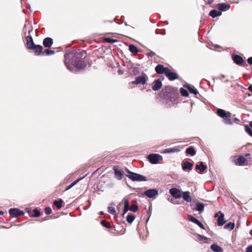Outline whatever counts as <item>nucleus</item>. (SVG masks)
Masks as SVG:
<instances>
[{
	"label": "nucleus",
	"instance_id": "1",
	"mask_svg": "<svg viewBox=\"0 0 252 252\" xmlns=\"http://www.w3.org/2000/svg\"><path fill=\"white\" fill-rule=\"evenodd\" d=\"M86 53L84 51H71L64 54V63L67 68L72 72H77L84 69L87 63L85 62Z\"/></svg>",
	"mask_w": 252,
	"mask_h": 252
},
{
	"label": "nucleus",
	"instance_id": "2",
	"mask_svg": "<svg viewBox=\"0 0 252 252\" xmlns=\"http://www.w3.org/2000/svg\"><path fill=\"white\" fill-rule=\"evenodd\" d=\"M32 32V29L29 30L28 35H27V32H25V45L26 48L29 50H32L35 55H39L42 52L43 47L41 45H36L34 43L32 38L30 34L31 32Z\"/></svg>",
	"mask_w": 252,
	"mask_h": 252
},
{
	"label": "nucleus",
	"instance_id": "3",
	"mask_svg": "<svg viewBox=\"0 0 252 252\" xmlns=\"http://www.w3.org/2000/svg\"><path fill=\"white\" fill-rule=\"evenodd\" d=\"M126 171L129 173L128 175H126V177L133 181H146L147 180L146 177L144 176L131 172L127 169H126Z\"/></svg>",
	"mask_w": 252,
	"mask_h": 252
},
{
	"label": "nucleus",
	"instance_id": "4",
	"mask_svg": "<svg viewBox=\"0 0 252 252\" xmlns=\"http://www.w3.org/2000/svg\"><path fill=\"white\" fill-rule=\"evenodd\" d=\"M148 159L152 164H157L158 161L162 159V157L159 155L151 154L148 155Z\"/></svg>",
	"mask_w": 252,
	"mask_h": 252
},
{
	"label": "nucleus",
	"instance_id": "5",
	"mask_svg": "<svg viewBox=\"0 0 252 252\" xmlns=\"http://www.w3.org/2000/svg\"><path fill=\"white\" fill-rule=\"evenodd\" d=\"M148 76L147 75L143 73L142 75L136 77L135 78V80L134 81H133L132 83L134 84L138 85V84H142L144 85L147 80H148Z\"/></svg>",
	"mask_w": 252,
	"mask_h": 252
},
{
	"label": "nucleus",
	"instance_id": "6",
	"mask_svg": "<svg viewBox=\"0 0 252 252\" xmlns=\"http://www.w3.org/2000/svg\"><path fill=\"white\" fill-rule=\"evenodd\" d=\"M190 207L192 209L202 212L204 210V205L203 203L199 202H193L190 204Z\"/></svg>",
	"mask_w": 252,
	"mask_h": 252
},
{
	"label": "nucleus",
	"instance_id": "7",
	"mask_svg": "<svg viewBox=\"0 0 252 252\" xmlns=\"http://www.w3.org/2000/svg\"><path fill=\"white\" fill-rule=\"evenodd\" d=\"M9 213L12 218L21 216L24 215L23 211H20L16 208H11L9 211Z\"/></svg>",
	"mask_w": 252,
	"mask_h": 252
},
{
	"label": "nucleus",
	"instance_id": "8",
	"mask_svg": "<svg viewBox=\"0 0 252 252\" xmlns=\"http://www.w3.org/2000/svg\"><path fill=\"white\" fill-rule=\"evenodd\" d=\"M224 216V214L220 211L215 214V217H218L217 221L219 226H222L225 223Z\"/></svg>",
	"mask_w": 252,
	"mask_h": 252
},
{
	"label": "nucleus",
	"instance_id": "9",
	"mask_svg": "<svg viewBox=\"0 0 252 252\" xmlns=\"http://www.w3.org/2000/svg\"><path fill=\"white\" fill-rule=\"evenodd\" d=\"M166 70V71L165 72V75L169 80L172 81L178 78V76L176 73L172 72L168 68Z\"/></svg>",
	"mask_w": 252,
	"mask_h": 252
},
{
	"label": "nucleus",
	"instance_id": "10",
	"mask_svg": "<svg viewBox=\"0 0 252 252\" xmlns=\"http://www.w3.org/2000/svg\"><path fill=\"white\" fill-rule=\"evenodd\" d=\"M144 194L149 198L155 197L158 195V190L156 189H150L144 192Z\"/></svg>",
	"mask_w": 252,
	"mask_h": 252
},
{
	"label": "nucleus",
	"instance_id": "11",
	"mask_svg": "<svg viewBox=\"0 0 252 252\" xmlns=\"http://www.w3.org/2000/svg\"><path fill=\"white\" fill-rule=\"evenodd\" d=\"M171 195L175 198H180L181 196V191L177 188H173L169 190Z\"/></svg>",
	"mask_w": 252,
	"mask_h": 252
},
{
	"label": "nucleus",
	"instance_id": "12",
	"mask_svg": "<svg viewBox=\"0 0 252 252\" xmlns=\"http://www.w3.org/2000/svg\"><path fill=\"white\" fill-rule=\"evenodd\" d=\"M217 113L218 116L223 118V119L225 118H229L231 116V114L230 112H226L225 110L221 109H218Z\"/></svg>",
	"mask_w": 252,
	"mask_h": 252
},
{
	"label": "nucleus",
	"instance_id": "13",
	"mask_svg": "<svg viewBox=\"0 0 252 252\" xmlns=\"http://www.w3.org/2000/svg\"><path fill=\"white\" fill-rule=\"evenodd\" d=\"M230 8V5L226 3H220L217 5V8L220 11H226Z\"/></svg>",
	"mask_w": 252,
	"mask_h": 252
},
{
	"label": "nucleus",
	"instance_id": "14",
	"mask_svg": "<svg viewBox=\"0 0 252 252\" xmlns=\"http://www.w3.org/2000/svg\"><path fill=\"white\" fill-rule=\"evenodd\" d=\"M162 87V83L160 79H158L155 80L153 82V85L152 86L153 90L157 91L159 90Z\"/></svg>",
	"mask_w": 252,
	"mask_h": 252
},
{
	"label": "nucleus",
	"instance_id": "15",
	"mask_svg": "<svg viewBox=\"0 0 252 252\" xmlns=\"http://www.w3.org/2000/svg\"><path fill=\"white\" fill-rule=\"evenodd\" d=\"M166 69H168V67H164L162 65L158 64L156 66L155 70L158 74H165Z\"/></svg>",
	"mask_w": 252,
	"mask_h": 252
},
{
	"label": "nucleus",
	"instance_id": "16",
	"mask_svg": "<svg viewBox=\"0 0 252 252\" xmlns=\"http://www.w3.org/2000/svg\"><path fill=\"white\" fill-rule=\"evenodd\" d=\"M189 220L190 221L196 224L201 228L203 229H205L203 224L200 221H199L197 219H196L195 218L193 217V216H192L191 215H189Z\"/></svg>",
	"mask_w": 252,
	"mask_h": 252
},
{
	"label": "nucleus",
	"instance_id": "17",
	"mask_svg": "<svg viewBox=\"0 0 252 252\" xmlns=\"http://www.w3.org/2000/svg\"><path fill=\"white\" fill-rule=\"evenodd\" d=\"M232 58L233 62L238 65H241L244 62L243 59L239 55H233Z\"/></svg>",
	"mask_w": 252,
	"mask_h": 252
},
{
	"label": "nucleus",
	"instance_id": "18",
	"mask_svg": "<svg viewBox=\"0 0 252 252\" xmlns=\"http://www.w3.org/2000/svg\"><path fill=\"white\" fill-rule=\"evenodd\" d=\"M193 165V163L188 161H184L182 164V168L185 171L186 170H191L192 168Z\"/></svg>",
	"mask_w": 252,
	"mask_h": 252
},
{
	"label": "nucleus",
	"instance_id": "19",
	"mask_svg": "<svg viewBox=\"0 0 252 252\" xmlns=\"http://www.w3.org/2000/svg\"><path fill=\"white\" fill-rule=\"evenodd\" d=\"M113 170L115 172L116 178L118 180H121L123 176V173L122 171L115 166L113 167Z\"/></svg>",
	"mask_w": 252,
	"mask_h": 252
},
{
	"label": "nucleus",
	"instance_id": "20",
	"mask_svg": "<svg viewBox=\"0 0 252 252\" xmlns=\"http://www.w3.org/2000/svg\"><path fill=\"white\" fill-rule=\"evenodd\" d=\"M195 168L196 170H199L200 172H203L207 169V166L200 161L196 165Z\"/></svg>",
	"mask_w": 252,
	"mask_h": 252
},
{
	"label": "nucleus",
	"instance_id": "21",
	"mask_svg": "<svg viewBox=\"0 0 252 252\" xmlns=\"http://www.w3.org/2000/svg\"><path fill=\"white\" fill-rule=\"evenodd\" d=\"M182 196L183 198L187 202H190L191 201V197L189 195V192L188 191L183 192Z\"/></svg>",
	"mask_w": 252,
	"mask_h": 252
},
{
	"label": "nucleus",
	"instance_id": "22",
	"mask_svg": "<svg viewBox=\"0 0 252 252\" xmlns=\"http://www.w3.org/2000/svg\"><path fill=\"white\" fill-rule=\"evenodd\" d=\"M184 87L187 88L191 94L196 95L198 93V91L194 87H191L189 84H186Z\"/></svg>",
	"mask_w": 252,
	"mask_h": 252
},
{
	"label": "nucleus",
	"instance_id": "23",
	"mask_svg": "<svg viewBox=\"0 0 252 252\" xmlns=\"http://www.w3.org/2000/svg\"><path fill=\"white\" fill-rule=\"evenodd\" d=\"M221 14V12L218 11L217 10L215 9L212 10L209 14V16H210L212 18H215L217 16H220Z\"/></svg>",
	"mask_w": 252,
	"mask_h": 252
},
{
	"label": "nucleus",
	"instance_id": "24",
	"mask_svg": "<svg viewBox=\"0 0 252 252\" xmlns=\"http://www.w3.org/2000/svg\"><path fill=\"white\" fill-rule=\"evenodd\" d=\"M197 240L199 242L201 243H208L209 241H210V239L208 238L205 236L198 235L197 236Z\"/></svg>",
	"mask_w": 252,
	"mask_h": 252
},
{
	"label": "nucleus",
	"instance_id": "25",
	"mask_svg": "<svg viewBox=\"0 0 252 252\" xmlns=\"http://www.w3.org/2000/svg\"><path fill=\"white\" fill-rule=\"evenodd\" d=\"M211 249L215 252H221L222 251V248L217 244H213L211 246Z\"/></svg>",
	"mask_w": 252,
	"mask_h": 252
},
{
	"label": "nucleus",
	"instance_id": "26",
	"mask_svg": "<svg viewBox=\"0 0 252 252\" xmlns=\"http://www.w3.org/2000/svg\"><path fill=\"white\" fill-rule=\"evenodd\" d=\"M186 153L189 155L193 156L195 155L196 152L194 149L190 146L186 149Z\"/></svg>",
	"mask_w": 252,
	"mask_h": 252
},
{
	"label": "nucleus",
	"instance_id": "27",
	"mask_svg": "<svg viewBox=\"0 0 252 252\" xmlns=\"http://www.w3.org/2000/svg\"><path fill=\"white\" fill-rule=\"evenodd\" d=\"M180 150L178 149L177 148H169L164 150L162 153V154H168V153H175L178 152Z\"/></svg>",
	"mask_w": 252,
	"mask_h": 252
},
{
	"label": "nucleus",
	"instance_id": "28",
	"mask_svg": "<svg viewBox=\"0 0 252 252\" xmlns=\"http://www.w3.org/2000/svg\"><path fill=\"white\" fill-rule=\"evenodd\" d=\"M129 50L132 53L136 54L138 52L137 47L134 45H130L129 46Z\"/></svg>",
	"mask_w": 252,
	"mask_h": 252
},
{
	"label": "nucleus",
	"instance_id": "29",
	"mask_svg": "<svg viewBox=\"0 0 252 252\" xmlns=\"http://www.w3.org/2000/svg\"><path fill=\"white\" fill-rule=\"evenodd\" d=\"M63 201L62 199H60L58 200H55L54 202V204L58 209H60L62 207V203Z\"/></svg>",
	"mask_w": 252,
	"mask_h": 252
},
{
	"label": "nucleus",
	"instance_id": "30",
	"mask_svg": "<svg viewBox=\"0 0 252 252\" xmlns=\"http://www.w3.org/2000/svg\"><path fill=\"white\" fill-rule=\"evenodd\" d=\"M235 224L234 222H228L224 226V228L226 229H228L229 230H232L234 227Z\"/></svg>",
	"mask_w": 252,
	"mask_h": 252
},
{
	"label": "nucleus",
	"instance_id": "31",
	"mask_svg": "<svg viewBox=\"0 0 252 252\" xmlns=\"http://www.w3.org/2000/svg\"><path fill=\"white\" fill-rule=\"evenodd\" d=\"M135 219V217L132 214H128L126 217V221L128 223H132Z\"/></svg>",
	"mask_w": 252,
	"mask_h": 252
},
{
	"label": "nucleus",
	"instance_id": "32",
	"mask_svg": "<svg viewBox=\"0 0 252 252\" xmlns=\"http://www.w3.org/2000/svg\"><path fill=\"white\" fill-rule=\"evenodd\" d=\"M246 160V158L243 156H240L237 159L238 162L241 164H244Z\"/></svg>",
	"mask_w": 252,
	"mask_h": 252
},
{
	"label": "nucleus",
	"instance_id": "33",
	"mask_svg": "<svg viewBox=\"0 0 252 252\" xmlns=\"http://www.w3.org/2000/svg\"><path fill=\"white\" fill-rule=\"evenodd\" d=\"M180 92L181 94L184 96L188 97L189 95L188 91L183 88H180Z\"/></svg>",
	"mask_w": 252,
	"mask_h": 252
},
{
	"label": "nucleus",
	"instance_id": "34",
	"mask_svg": "<svg viewBox=\"0 0 252 252\" xmlns=\"http://www.w3.org/2000/svg\"><path fill=\"white\" fill-rule=\"evenodd\" d=\"M82 179V178H79V179L75 180L73 182H72L69 186H68L67 187V188L66 189V190H67L70 189L71 188H72L74 186H75L79 181H80Z\"/></svg>",
	"mask_w": 252,
	"mask_h": 252
},
{
	"label": "nucleus",
	"instance_id": "35",
	"mask_svg": "<svg viewBox=\"0 0 252 252\" xmlns=\"http://www.w3.org/2000/svg\"><path fill=\"white\" fill-rule=\"evenodd\" d=\"M108 212L113 215H116V211L115 210V208L112 206H109L108 207Z\"/></svg>",
	"mask_w": 252,
	"mask_h": 252
},
{
	"label": "nucleus",
	"instance_id": "36",
	"mask_svg": "<svg viewBox=\"0 0 252 252\" xmlns=\"http://www.w3.org/2000/svg\"><path fill=\"white\" fill-rule=\"evenodd\" d=\"M138 206L136 204H132L131 206L130 209H129L130 211H132L133 212H137L138 211Z\"/></svg>",
	"mask_w": 252,
	"mask_h": 252
},
{
	"label": "nucleus",
	"instance_id": "37",
	"mask_svg": "<svg viewBox=\"0 0 252 252\" xmlns=\"http://www.w3.org/2000/svg\"><path fill=\"white\" fill-rule=\"evenodd\" d=\"M245 130L249 135L252 137V130L249 126L247 125L245 126Z\"/></svg>",
	"mask_w": 252,
	"mask_h": 252
},
{
	"label": "nucleus",
	"instance_id": "38",
	"mask_svg": "<svg viewBox=\"0 0 252 252\" xmlns=\"http://www.w3.org/2000/svg\"><path fill=\"white\" fill-rule=\"evenodd\" d=\"M40 215V212L36 209H34L32 214V216L34 217H38Z\"/></svg>",
	"mask_w": 252,
	"mask_h": 252
},
{
	"label": "nucleus",
	"instance_id": "39",
	"mask_svg": "<svg viewBox=\"0 0 252 252\" xmlns=\"http://www.w3.org/2000/svg\"><path fill=\"white\" fill-rule=\"evenodd\" d=\"M101 224L105 227L107 228H110L111 227L110 224L107 222H106L105 220H102L101 221Z\"/></svg>",
	"mask_w": 252,
	"mask_h": 252
},
{
	"label": "nucleus",
	"instance_id": "40",
	"mask_svg": "<svg viewBox=\"0 0 252 252\" xmlns=\"http://www.w3.org/2000/svg\"><path fill=\"white\" fill-rule=\"evenodd\" d=\"M105 41L109 43H113L117 41L116 39H114L111 38H105Z\"/></svg>",
	"mask_w": 252,
	"mask_h": 252
},
{
	"label": "nucleus",
	"instance_id": "41",
	"mask_svg": "<svg viewBox=\"0 0 252 252\" xmlns=\"http://www.w3.org/2000/svg\"><path fill=\"white\" fill-rule=\"evenodd\" d=\"M224 123L226 125H232L233 124L232 121L231 119L226 118V119H224Z\"/></svg>",
	"mask_w": 252,
	"mask_h": 252
},
{
	"label": "nucleus",
	"instance_id": "42",
	"mask_svg": "<svg viewBox=\"0 0 252 252\" xmlns=\"http://www.w3.org/2000/svg\"><path fill=\"white\" fill-rule=\"evenodd\" d=\"M124 207H129V200L126 198L124 199Z\"/></svg>",
	"mask_w": 252,
	"mask_h": 252
},
{
	"label": "nucleus",
	"instance_id": "43",
	"mask_svg": "<svg viewBox=\"0 0 252 252\" xmlns=\"http://www.w3.org/2000/svg\"><path fill=\"white\" fill-rule=\"evenodd\" d=\"M53 43V39L50 37H48V48L52 46Z\"/></svg>",
	"mask_w": 252,
	"mask_h": 252
},
{
	"label": "nucleus",
	"instance_id": "44",
	"mask_svg": "<svg viewBox=\"0 0 252 252\" xmlns=\"http://www.w3.org/2000/svg\"><path fill=\"white\" fill-rule=\"evenodd\" d=\"M155 55H156V53L152 51L147 54V56L148 57H152L155 56Z\"/></svg>",
	"mask_w": 252,
	"mask_h": 252
},
{
	"label": "nucleus",
	"instance_id": "45",
	"mask_svg": "<svg viewBox=\"0 0 252 252\" xmlns=\"http://www.w3.org/2000/svg\"><path fill=\"white\" fill-rule=\"evenodd\" d=\"M130 208L129 207H124L123 215H124L129 210Z\"/></svg>",
	"mask_w": 252,
	"mask_h": 252
},
{
	"label": "nucleus",
	"instance_id": "46",
	"mask_svg": "<svg viewBox=\"0 0 252 252\" xmlns=\"http://www.w3.org/2000/svg\"><path fill=\"white\" fill-rule=\"evenodd\" d=\"M43 44L45 47H47V37L44 38L43 40Z\"/></svg>",
	"mask_w": 252,
	"mask_h": 252
},
{
	"label": "nucleus",
	"instance_id": "47",
	"mask_svg": "<svg viewBox=\"0 0 252 252\" xmlns=\"http://www.w3.org/2000/svg\"><path fill=\"white\" fill-rule=\"evenodd\" d=\"M247 62L249 64L252 65V57L249 58Z\"/></svg>",
	"mask_w": 252,
	"mask_h": 252
},
{
	"label": "nucleus",
	"instance_id": "48",
	"mask_svg": "<svg viewBox=\"0 0 252 252\" xmlns=\"http://www.w3.org/2000/svg\"><path fill=\"white\" fill-rule=\"evenodd\" d=\"M247 252H252V245L247 248Z\"/></svg>",
	"mask_w": 252,
	"mask_h": 252
},
{
	"label": "nucleus",
	"instance_id": "49",
	"mask_svg": "<svg viewBox=\"0 0 252 252\" xmlns=\"http://www.w3.org/2000/svg\"><path fill=\"white\" fill-rule=\"evenodd\" d=\"M54 54V51L51 50H48V56L52 55Z\"/></svg>",
	"mask_w": 252,
	"mask_h": 252
},
{
	"label": "nucleus",
	"instance_id": "50",
	"mask_svg": "<svg viewBox=\"0 0 252 252\" xmlns=\"http://www.w3.org/2000/svg\"><path fill=\"white\" fill-rule=\"evenodd\" d=\"M240 120L238 119L235 118L233 120V122L236 123H238L239 122Z\"/></svg>",
	"mask_w": 252,
	"mask_h": 252
},
{
	"label": "nucleus",
	"instance_id": "51",
	"mask_svg": "<svg viewBox=\"0 0 252 252\" xmlns=\"http://www.w3.org/2000/svg\"><path fill=\"white\" fill-rule=\"evenodd\" d=\"M214 1V0H208L207 4H210Z\"/></svg>",
	"mask_w": 252,
	"mask_h": 252
},
{
	"label": "nucleus",
	"instance_id": "52",
	"mask_svg": "<svg viewBox=\"0 0 252 252\" xmlns=\"http://www.w3.org/2000/svg\"><path fill=\"white\" fill-rule=\"evenodd\" d=\"M52 213V209L48 207V215Z\"/></svg>",
	"mask_w": 252,
	"mask_h": 252
},
{
	"label": "nucleus",
	"instance_id": "53",
	"mask_svg": "<svg viewBox=\"0 0 252 252\" xmlns=\"http://www.w3.org/2000/svg\"><path fill=\"white\" fill-rule=\"evenodd\" d=\"M170 201L171 202H172V203H173V204H178L177 203H176V202H174V200H173V199H171L170 200Z\"/></svg>",
	"mask_w": 252,
	"mask_h": 252
},
{
	"label": "nucleus",
	"instance_id": "54",
	"mask_svg": "<svg viewBox=\"0 0 252 252\" xmlns=\"http://www.w3.org/2000/svg\"><path fill=\"white\" fill-rule=\"evenodd\" d=\"M44 212L46 214H47V207L44 208Z\"/></svg>",
	"mask_w": 252,
	"mask_h": 252
},
{
	"label": "nucleus",
	"instance_id": "55",
	"mask_svg": "<svg viewBox=\"0 0 252 252\" xmlns=\"http://www.w3.org/2000/svg\"><path fill=\"white\" fill-rule=\"evenodd\" d=\"M250 126L251 127H252V121L250 123Z\"/></svg>",
	"mask_w": 252,
	"mask_h": 252
},
{
	"label": "nucleus",
	"instance_id": "56",
	"mask_svg": "<svg viewBox=\"0 0 252 252\" xmlns=\"http://www.w3.org/2000/svg\"><path fill=\"white\" fill-rule=\"evenodd\" d=\"M3 214V212L1 211H0V215H2Z\"/></svg>",
	"mask_w": 252,
	"mask_h": 252
},
{
	"label": "nucleus",
	"instance_id": "57",
	"mask_svg": "<svg viewBox=\"0 0 252 252\" xmlns=\"http://www.w3.org/2000/svg\"><path fill=\"white\" fill-rule=\"evenodd\" d=\"M44 52L47 54V49L45 50Z\"/></svg>",
	"mask_w": 252,
	"mask_h": 252
},
{
	"label": "nucleus",
	"instance_id": "58",
	"mask_svg": "<svg viewBox=\"0 0 252 252\" xmlns=\"http://www.w3.org/2000/svg\"><path fill=\"white\" fill-rule=\"evenodd\" d=\"M250 234L252 235V230H251L250 231Z\"/></svg>",
	"mask_w": 252,
	"mask_h": 252
},
{
	"label": "nucleus",
	"instance_id": "59",
	"mask_svg": "<svg viewBox=\"0 0 252 252\" xmlns=\"http://www.w3.org/2000/svg\"><path fill=\"white\" fill-rule=\"evenodd\" d=\"M100 215H103V213L102 212H100Z\"/></svg>",
	"mask_w": 252,
	"mask_h": 252
},
{
	"label": "nucleus",
	"instance_id": "60",
	"mask_svg": "<svg viewBox=\"0 0 252 252\" xmlns=\"http://www.w3.org/2000/svg\"><path fill=\"white\" fill-rule=\"evenodd\" d=\"M249 155V154H246V155H245V156H248Z\"/></svg>",
	"mask_w": 252,
	"mask_h": 252
}]
</instances>
